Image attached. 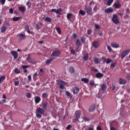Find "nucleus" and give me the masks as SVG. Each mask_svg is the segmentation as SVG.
<instances>
[{"label":"nucleus","mask_w":130,"mask_h":130,"mask_svg":"<svg viewBox=\"0 0 130 130\" xmlns=\"http://www.w3.org/2000/svg\"><path fill=\"white\" fill-rule=\"evenodd\" d=\"M36 117L37 118H41L42 115L44 114L45 110L42 108L39 107L37 109L36 111Z\"/></svg>","instance_id":"1"},{"label":"nucleus","mask_w":130,"mask_h":130,"mask_svg":"<svg viewBox=\"0 0 130 130\" xmlns=\"http://www.w3.org/2000/svg\"><path fill=\"white\" fill-rule=\"evenodd\" d=\"M84 10L89 16H92L93 15V9L91 7L85 5L84 6Z\"/></svg>","instance_id":"2"},{"label":"nucleus","mask_w":130,"mask_h":130,"mask_svg":"<svg viewBox=\"0 0 130 130\" xmlns=\"http://www.w3.org/2000/svg\"><path fill=\"white\" fill-rule=\"evenodd\" d=\"M61 54V52L58 50H55L53 51L51 56L54 57V58H56V57H59V55Z\"/></svg>","instance_id":"3"},{"label":"nucleus","mask_w":130,"mask_h":130,"mask_svg":"<svg viewBox=\"0 0 130 130\" xmlns=\"http://www.w3.org/2000/svg\"><path fill=\"white\" fill-rule=\"evenodd\" d=\"M72 35L74 39L76 40L75 41L76 45L77 46L78 48H79V47L81 46V43L79 39H77V37H78V35H77V34L76 33H73Z\"/></svg>","instance_id":"4"},{"label":"nucleus","mask_w":130,"mask_h":130,"mask_svg":"<svg viewBox=\"0 0 130 130\" xmlns=\"http://www.w3.org/2000/svg\"><path fill=\"white\" fill-rule=\"evenodd\" d=\"M60 89H64V86L67 85V82L62 81V80H59L57 83Z\"/></svg>","instance_id":"5"},{"label":"nucleus","mask_w":130,"mask_h":130,"mask_svg":"<svg viewBox=\"0 0 130 130\" xmlns=\"http://www.w3.org/2000/svg\"><path fill=\"white\" fill-rule=\"evenodd\" d=\"M112 21L113 22L114 24H118V23H119L118 17L116 14H113Z\"/></svg>","instance_id":"6"},{"label":"nucleus","mask_w":130,"mask_h":130,"mask_svg":"<svg viewBox=\"0 0 130 130\" xmlns=\"http://www.w3.org/2000/svg\"><path fill=\"white\" fill-rule=\"evenodd\" d=\"M18 37L19 38V40H20V41H22V40H25V39H26V35L23 34H18Z\"/></svg>","instance_id":"7"},{"label":"nucleus","mask_w":130,"mask_h":130,"mask_svg":"<svg viewBox=\"0 0 130 130\" xmlns=\"http://www.w3.org/2000/svg\"><path fill=\"white\" fill-rule=\"evenodd\" d=\"M48 105V103L47 102H43L42 104L40 105V107H42L44 110H46L47 106Z\"/></svg>","instance_id":"8"},{"label":"nucleus","mask_w":130,"mask_h":130,"mask_svg":"<svg viewBox=\"0 0 130 130\" xmlns=\"http://www.w3.org/2000/svg\"><path fill=\"white\" fill-rule=\"evenodd\" d=\"M114 7L115 9H119L121 7V4L119 2V0H117L116 3L114 4Z\"/></svg>","instance_id":"9"},{"label":"nucleus","mask_w":130,"mask_h":130,"mask_svg":"<svg viewBox=\"0 0 130 130\" xmlns=\"http://www.w3.org/2000/svg\"><path fill=\"white\" fill-rule=\"evenodd\" d=\"M10 53L11 55L13 56L14 59H17V58H18V52L16 51H11Z\"/></svg>","instance_id":"10"},{"label":"nucleus","mask_w":130,"mask_h":130,"mask_svg":"<svg viewBox=\"0 0 130 130\" xmlns=\"http://www.w3.org/2000/svg\"><path fill=\"white\" fill-rule=\"evenodd\" d=\"M81 114H82V113L81 112V111H80V110L76 111L75 112V118L79 119L80 117H81Z\"/></svg>","instance_id":"11"},{"label":"nucleus","mask_w":130,"mask_h":130,"mask_svg":"<svg viewBox=\"0 0 130 130\" xmlns=\"http://www.w3.org/2000/svg\"><path fill=\"white\" fill-rule=\"evenodd\" d=\"M91 45L94 48H98V47H99V42L97 41H94L92 43Z\"/></svg>","instance_id":"12"},{"label":"nucleus","mask_w":130,"mask_h":130,"mask_svg":"<svg viewBox=\"0 0 130 130\" xmlns=\"http://www.w3.org/2000/svg\"><path fill=\"white\" fill-rule=\"evenodd\" d=\"M24 28L25 31H27L28 34H31V35H33L34 34V32L33 31H30V30H29V25H28V24H26L25 25Z\"/></svg>","instance_id":"13"},{"label":"nucleus","mask_w":130,"mask_h":130,"mask_svg":"<svg viewBox=\"0 0 130 130\" xmlns=\"http://www.w3.org/2000/svg\"><path fill=\"white\" fill-rule=\"evenodd\" d=\"M128 53V50H127L123 51V52L122 53V54L121 55V57L122 59H123V58H124V57H125V56H126V55H127Z\"/></svg>","instance_id":"14"},{"label":"nucleus","mask_w":130,"mask_h":130,"mask_svg":"<svg viewBox=\"0 0 130 130\" xmlns=\"http://www.w3.org/2000/svg\"><path fill=\"white\" fill-rule=\"evenodd\" d=\"M118 82L120 85H125L126 84V80L124 79L119 78Z\"/></svg>","instance_id":"15"},{"label":"nucleus","mask_w":130,"mask_h":130,"mask_svg":"<svg viewBox=\"0 0 130 130\" xmlns=\"http://www.w3.org/2000/svg\"><path fill=\"white\" fill-rule=\"evenodd\" d=\"M104 12L105 14H109V13H112V12H113V8L110 7L108 9H106Z\"/></svg>","instance_id":"16"},{"label":"nucleus","mask_w":130,"mask_h":130,"mask_svg":"<svg viewBox=\"0 0 130 130\" xmlns=\"http://www.w3.org/2000/svg\"><path fill=\"white\" fill-rule=\"evenodd\" d=\"M95 108H96V105L93 104L91 106H90L89 109V112H93V111L95 110Z\"/></svg>","instance_id":"17"},{"label":"nucleus","mask_w":130,"mask_h":130,"mask_svg":"<svg viewBox=\"0 0 130 130\" xmlns=\"http://www.w3.org/2000/svg\"><path fill=\"white\" fill-rule=\"evenodd\" d=\"M54 59H55V58L54 57H50L49 59H47L46 61V64H47L48 66L49 64H50V63L53 61L54 60Z\"/></svg>","instance_id":"18"},{"label":"nucleus","mask_w":130,"mask_h":130,"mask_svg":"<svg viewBox=\"0 0 130 130\" xmlns=\"http://www.w3.org/2000/svg\"><path fill=\"white\" fill-rule=\"evenodd\" d=\"M95 77L97 78V79H101V78L104 77V74L99 72L95 74Z\"/></svg>","instance_id":"19"},{"label":"nucleus","mask_w":130,"mask_h":130,"mask_svg":"<svg viewBox=\"0 0 130 130\" xmlns=\"http://www.w3.org/2000/svg\"><path fill=\"white\" fill-rule=\"evenodd\" d=\"M18 10L21 12V13H25V12H26V7L25 6L19 7H18Z\"/></svg>","instance_id":"20"},{"label":"nucleus","mask_w":130,"mask_h":130,"mask_svg":"<svg viewBox=\"0 0 130 130\" xmlns=\"http://www.w3.org/2000/svg\"><path fill=\"white\" fill-rule=\"evenodd\" d=\"M7 25L6 24H4L1 27V33H5L7 30Z\"/></svg>","instance_id":"21"},{"label":"nucleus","mask_w":130,"mask_h":130,"mask_svg":"<svg viewBox=\"0 0 130 130\" xmlns=\"http://www.w3.org/2000/svg\"><path fill=\"white\" fill-rule=\"evenodd\" d=\"M41 101V98H40V96H36L35 99V102L36 104H38V103H39V102H40Z\"/></svg>","instance_id":"22"},{"label":"nucleus","mask_w":130,"mask_h":130,"mask_svg":"<svg viewBox=\"0 0 130 130\" xmlns=\"http://www.w3.org/2000/svg\"><path fill=\"white\" fill-rule=\"evenodd\" d=\"M111 45L113 48H119V45L116 43H112Z\"/></svg>","instance_id":"23"},{"label":"nucleus","mask_w":130,"mask_h":130,"mask_svg":"<svg viewBox=\"0 0 130 130\" xmlns=\"http://www.w3.org/2000/svg\"><path fill=\"white\" fill-rule=\"evenodd\" d=\"M79 91H80V89H79V87H75L73 88L74 94H78V93H79Z\"/></svg>","instance_id":"24"},{"label":"nucleus","mask_w":130,"mask_h":130,"mask_svg":"<svg viewBox=\"0 0 130 130\" xmlns=\"http://www.w3.org/2000/svg\"><path fill=\"white\" fill-rule=\"evenodd\" d=\"M43 20H44L45 22H48V23H50L52 21V19L48 17H46L45 19L43 18Z\"/></svg>","instance_id":"25"},{"label":"nucleus","mask_w":130,"mask_h":130,"mask_svg":"<svg viewBox=\"0 0 130 130\" xmlns=\"http://www.w3.org/2000/svg\"><path fill=\"white\" fill-rule=\"evenodd\" d=\"M106 88H107L106 84H102L101 87V90L103 92H104V91L106 90Z\"/></svg>","instance_id":"26"},{"label":"nucleus","mask_w":130,"mask_h":130,"mask_svg":"<svg viewBox=\"0 0 130 130\" xmlns=\"http://www.w3.org/2000/svg\"><path fill=\"white\" fill-rule=\"evenodd\" d=\"M113 1L114 0H107L106 5L108 6V7L111 6V4H112V3H113Z\"/></svg>","instance_id":"27"},{"label":"nucleus","mask_w":130,"mask_h":130,"mask_svg":"<svg viewBox=\"0 0 130 130\" xmlns=\"http://www.w3.org/2000/svg\"><path fill=\"white\" fill-rule=\"evenodd\" d=\"M88 58H89V54H88V53H86L83 55V59L84 60V61H86Z\"/></svg>","instance_id":"28"},{"label":"nucleus","mask_w":130,"mask_h":130,"mask_svg":"<svg viewBox=\"0 0 130 130\" xmlns=\"http://www.w3.org/2000/svg\"><path fill=\"white\" fill-rule=\"evenodd\" d=\"M93 60L95 63H96V64L100 63V62H101L100 60L98 58H94Z\"/></svg>","instance_id":"29"},{"label":"nucleus","mask_w":130,"mask_h":130,"mask_svg":"<svg viewBox=\"0 0 130 130\" xmlns=\"http://www.w3.org/2000/svg\"><path fill=\"white\" fill-rule=\"evenodd\" d=\"M82 82H84L85 84L89 83V79L87 78H82L81 79Z\"/></svg>","instance_id":"30"},{"label":"nucleus","mask_w":130,"mask_h":130,"mask_svg":"<svg viewBox=\"0 0 130 130\" xmlns=\"http://www.w3.org/2000/svg\"><path fill=\"white\" fill-rule=\"evenodd\" d=\"M69 72L70 74H74V73H75V69L73 68V67H70L69 68Z\"/></svg>","instance_id":"31"},{"label":"nucleus","mask_w":130,"mask_h":130,"mask_svg":"<svg viewBox=\"0 0 130 130\" xmlns=\"http://www.w3.org/2000/svg\"><path fill=\"white\" fill-rule=\"evenodd\" d=\"M72 17H73V14H72V13H68L67 15V18L69 21L71 20Z\"/></svg>","instance_id":"32"},{"label":"nucleus","mask_w":130,"mask_h":130,"mask_svg":"<svg viewBox=\"0 0 130 130\" xmlns=\"http://www.w3.org/2000/svg\"><path fill=\"white\" fill-rule=\"evenodd\" d=\"M82 119H83L84 122H86V121H90V118H88L85 116H83L82 117Z\"/></svg>","instance_id":"33"},{"label":"nucleus","mask_w":130,"mask_h":130,"mask_svg":"<svg viewBox=\"0 0 130 130\" xmlns=\"http://www.w3.org/2000/svg\"><path fill=\"white\" fill-rule=\"evenodd\" d=\"M21 19V17H13L12 18L13 21L17 22V21H19Z\"/></svg>","instance_id":"34"},{"label":"nucleus","mask_w":130,"mask_h":130,"mask_svg":"<svg viewBox=\"0 0 130 130\" xmlns=\"http://www.w3.org/2000/svg\"><path fill=\"white\" fill-rule=\"evenodd\" d=\"M81 41L83 44H85V42H86V38L84 37H82L81 38Z\"/></svg>","instance_id":"35"},{"label":"nucleus","mask_w":130,"mask_h":130,"mask_svg":"<svg viewBox=\"0 0 130 130\" xmlns=\"http://www.w3.org/2000/svg\"><path fill=\"white\" fill-rule=\"evenodd\" d=\"M42 97L43 98H44L45 99V98H47V97H48V93H46V92H44L42 94Z\"/></svg>","instance_id":"36"},{"label":"nucleus","mask_w":130,"mask_h":130,"mask_svg":"<svg viewBox=\"0 0 130 130\" xmlns=\"http://www.w3.org/2000/svg\"><path fill=\"white\" fill-rule=\"evenodd\" d=\"M79 14H80V15H82V16H85V15H86V12L82 10H80L79 11Z\"/></svg>","instance_id":"37"},{"label":"nucleus","mask_w":130,"mask_h":130,"mask_svg":"<svg viewBox=\"0 0 130 130\" xmlns=\"http://www.w3.org/2000/svg\"><path fill=\"white\" fill-rule=\"evenodd\" d=\"M55 29L56 30L57 33H58V34H61V30H60V28L58 27H56L55 28Z\"/></svg>","instance_id":"38"},{"label":"nucleus","mask_w":130,"mask_h":130,"mask_svg":"<svg viewBox=\"0 0 130 130\" xmlns=\"http://www.w3.org/2000/svg\"><path fill=\"white\" fill-rule=\"evenodd\" d=\"M70 52L71 54H73V55H75V54H76V51H75V50H74V49H73V48H71Z\"/></svg>","instance_id":"39"},{"label":"nucleus","mask_w":130,"mask_h":130,"mask_svg":"<svg viewBox=\"0 0 130 130\" xmlns=\"http://www.w3.org/2000/svg\"><path fill=\"white\" fill-rule=\"evenodd\" d=\"M4 80H6V76H3L0 77V84L4 81Z\"/></svg>","instance_id":"40"},{"label":"nucleus","mask_w":130,"mask_h":130,"mask_svg":"<svg viewBox=\"0 0 130 130\" xmlns=\"http://www.w3.org/2000/svg\"><path fill=\"white\" fill-rule=\"evenodd\" d=\"M29 63H31V64H36L37 63V61L34 60H30V61H29Z\"/></svg>","instance_id":"41"},{"label":"nucleus","mask_w":130,"mask_h":130,"mask_svg":"<svg viewBox=\"0 0 130 130\" xmlns=\"http://www.w3.org/2000/svg\"><path fill=\"white\" fill-rule=\"evenodd\" d=\"M34 81H36L37 80V73H35L33 75Z\"/></svg>","instance_id":"42"},{"label":"nucleus","mask_w":130,"mask_h":130,"mask_svg":"<svg viewBox=\"0 0 130 130\" xmlns=\"http://www.w3.org/2000/svg\"><path fill=\"white\" fill-rule=\"evenodd\" d=\"M89 85H90V86H91V87H93V86H94V85H95V82H94L93 80H91L89 82Z\"/></svg>","instance_id":"43"},{"label":"nucleus","mask_w":130,"mask_h":130,"mask_svg":"<svg viewBox=\"0 0 130 130\" xmlns=\"http://www.w3.org/2000/svg\"><path fill=\"white\" fill-rule=\"evenodd\" d=\"M26 60L28 61V62H29V61H31V56H30V54H28Z\"/></svg>","instance_id":"44"},{"label":"nucleus","mask_w":130,"mask_h":130,"mask_svg":"<svg viewBox=\"0 0 130 130\" xmlns=\"http://www.w3.org/2000/svg\"><path fill=\"white\" fill-rule=\"evenodd\" d=\"M106 62L107 64L110 63V62H112V60H111V59L108 58L107 59Z\"/></svg>","instance_id":"45"},{"label":"nucleus","mask_w":130,"mask_h":130,"mask_svg":"<svg viewBox=\"0 0 130 130\" xmlns=\"http://www.w3.org/2000/svg\"><path fill=\"white\" fill-rule=\"evenodd\" d=\"M26 6H27V7H28V8H30V7H31V2H30V1H29L28 2H27L26 3Z\"/></svg>","instance_id":"46"},{"label":"nucleus","mask_w":130,"mask_h":130,"mask_svg":"<svg viewBox=\"0 0 130 130\" xmlns=\"http://www.w3.org/2000/svg\"><path fill=\"white\" fill-rule=\"evenodd\" d=\"M61 12V9H59L56 10V13L58 15H60V12Z\"/></svg>","instance_id":"47"},{"label":"nucleus","mask_w":130,"mask_h":130,"mask_svg":"<svg viewBox=\"0 0 130 130\" xmlns=\"http://www.w3.org/2000/svg\"><path fill=\"white\" fill-rule=\"evenodd\" d=\"M29 67L30 66H29L23 65L22 66V68L23 70H26V69H28V68H29Z\"/></svg>","instance_id":"48"},{"label":"nucleus","mask_w":130,"mask_h":130,"mask_svg":"<svg viewBox=\"0 0 130 130\" xmlns=\"http://www.w3.org/2000/svg\"><path fill=\"white\" fill-rule=\"evenodd\" d=\"M107 49L109 50V52H112V49L111 47H110V46H107Z\"/></svg>","instance_id":"49"},{"label":"nucleus","mask_w":130,"mask_h":130,"mask_svg":"<svg viewBox=\"0 0 130 130\" xmlns=\"http://www.w3.org/2000/svg\"><path fill=\"white\" fill-rule=\"evenodd\" d=\"M65 93H66V96H68V97H69V96L71 95V93H70L68 91H66Z\"/></svg>","instance_id":"50"},{"label":"nucleus","mask_w":130,"mask_h":130,"mask_svg":"<svg viewBox=\"0 0 130 130\" xmlns=\"http://www.w3.org/2000/svg\"><path fill=\"white\" fill-rule=\"evenodd\" d=\"M9 13L10 14H14V9H13V8H10L9 9Z\"/></svg>","instance_id":"51"},{"label":"nucleus","mask_w":130,"mask_h":130,"mask_svg":"<svg viewBox=\"0 0 130 130\" xmlns=\"http://www.w3.org/2000/svg\"><path fill=\"white\" fill-rule=\"evenodd\" d=\"M14 72L16 73V74H20V73H21L19 69H15V71H14Z\"/></svg>","instance_id":"52"},{"label":"nucleus","mask_w":130,"mask_h":130,"mask_svg":"<svg viewBox=\"0 0 130 130\" xmlns=\"http://www.w3.org/2000/svg\"><path fill=\"white\" fill-rule=\"evenodd\" d=\"M93 11L95 13V12H97V5H95L94 6V8H93Z\"/></svg>","instance_id":"53"},{"label":"nucleus","mask_w":130,"mask_h":130,"mask_svg":"<svg viewBox=\"0 0 130 130\" xmlns=\"http://www.w3.org/2000/svg\"><path fill=\"white\" fill-rule=\"evenodd\" d=\"M36 29H37V30H39V29H40V26L38 24H36Z\"/></svg>","instance_id":"54"},{"label":"nucleus","mask_w":130,"mask_h":130,"mask_svg":"<svg viewBox=\"0 0 130 130\" xmlns=\"http://www.w3.org/2000/svg\"><path fill=\"white\" fill-rule=\"evenodd\" d=\"M77 121H79V119L75 118V119L73 120V123H75V122H77Z\"/></svg>","instance_id":"55"},{"label":"nucleus","mask_w":130,"mask_h":130,"mask_svg":"<svg viewBox=\"0 0 130 130\" xmlns=\"http://www.w3.org/2000/svg\"><path fill=\"white\" fill-rule=\"evenodd\" d=\"M87 34H88V35H91L92 34V30H91V29L88 30Z\"/></svg>","instance_id":"56"},{"label":"nucleus","mask_w":130,"mask_h":130,"mask_svg":"<svg viewBox=\"0 0 130 130\" xmlns=\"http://www.w3.org/2000/svg\"><path fill=\"white\" fill-rule=\"evenodd\" d=\"M0 3H2L3 6H4V5H5V4L6 3V0H1Z\"/></svg>","instance_id":"57"},{"label":"nucleus","mask_w":130,"mask_h":130,"mask_svg":"<svg viewBox=\"0 0 130 130\" xmlns=\"http://www.w3.org/2000/svg\"><path fill=\"white\" fill-rule=\"evenodd\" d=\"M28 79V81L30 82V81H31L32 80V77H31V75H28L27 76Z\"/></svg>","instance_id":"58"},{"label":"nucleus","mask_w":130,"mask_h":130,"mask_svg":"<svg viewBox=\"0 0 130 130\" xmlns=\"http://www.w3.org/2000/svg\"><path fill=\"white\" fill-rule=\"evenodd\" d=\"M26 97H27V98H31V93L30 92L27 93Z\"/></svg>","instance_id":"59"},{"label":"nucleus","mask_w":130,"mask_h":130,"mask_svg":"<svg viewBox=\"0 0 130 130\" xmlns=\"http://www.w3.org/2000/svg\"><path fill=\"white\" fill-rule=\"evenodd\" d=\"M94 26L95 27V29H99V28H100V26H99V24H95Z\"/></svg>","instance_id":"60"},{"label":"nucleus","mask_w":130,"mask_h":130,"mask_svg":"<svg viewBox=\"0 0 130 130\" xmlns=\"http://www.w3.org/2000/svg\"><path fill=\"white\" fill-rule=\"evenodd\" d=\"M116 66V63H112L111 64V68H114Z\"/></svg>","instance_id":"61"},{"label":"nucleus","mask_w":130,"mask_h":130,"mask_svg":"<svg viewBox=\"0 0 130 130\" xmlns=\"http://www.w3.org/2000/svg\"><path fill=\"white\" fill-rule=\"evenodd\" d=\"M19 81H15V82H14V85H15V86H18V85H19Z\"/></svg>","instance_id":"62"},{"label":"nucleus","mask_w":130,"mask_h":130,"mask_svg":"<svg viewBox=\"0 0 130 130\" xmlns=\"http://www.w3.org/2000/svg\"><path fill=\"white\" fill-rule=\"evenodd\" d=\"M126 80H128V81L130 80V75H126Z\"/></svg>","instance_id":"63"},{"label":"nucleus","mask_w":130,"mask_h":130,"mask_svg":"<svg viewBox=\"0 0 130 130\" xmlns=\"http://www.w3.org/2000/svg\"><path fill=\"white\" fill-rule=\"evenodd\" d=\"M110 130H116V129L113 126H110Z\"/></svg>","instance_id":"64"}]
</instances>
